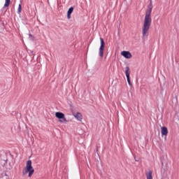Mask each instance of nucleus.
Returning <instances> with one entry per match:
<instances>
[{"instance_id": "nucleus-1", "label": "nucleus", "mask_w": 179, "mask_h": 179, "mask_svg": "<svg viewBox=\"0 0 179 179\" xmlns=\"http://www.w3.org/2000/svg\"><path fill=\"white\" fill-rule=\"evenodd\" d=\"M152 9H153V6H152V3H150L148 6L144 17L142 27L143 37H146V36L149 34V29H150V26H152Z\"/></svg>"}, {"instance_id": "nucleus-2", "label": "nucleus", "mask_w": 179, "mask_h": 179, "mask_svg": "<svg viewBox=\"0 0 179 179\" xmlns=\"http://www.w3.org/2000/svg\"><path fill=\"white\" fill-rule=\"evenodd\" d=\"M31 164V160H28L27 162L26 166L22 171L23 176H27L28 174V177L30 178L34 174V168H33Z\"/></svg>"}, {"instance_id": "nucleus-3", "label": "nucleus", "mask_w": 179, "mask_h": 179, "mask_svg": "<svg viewBox=\"0 0 179 179\" xmlns=\"http://www.w3.org/2000/svg\"><path fill=\"white\" fill-rule=\"evenodd\" d=\"M55 117L56 118H58L59 122H60V124H66V122H68V120H66V117H65V114L63 113L56 112Z\"/></svg>"}, {"instance_id": "nucleus-4", "label": "nucleus", "mask_w": 179, "mask_h": 179, "mask_svg": "<svg viewBox=\"0 0 179 179\" xmlns=\"http://www.w3.org/2000/svg\"><path fill=\"white\" fill-rule=\"evenodd\" d=\"M101 41V46L99 48V56H101V58L104 57V47H106V43H104V39L103 38H100Z\"/></svg>"}, {"instance_id": "nucleus-5", "label": "nucleus", "mask_w": 179, "mask_h": 179, "mask_svg": "<svg viewBox=\"0 0 179 179\" xmlns=\"http://www.w3.org/2000/svg\"><path fill=\"white\" fill-rule=\"evenodd\" d=\"M121 55H122V57H124V58H127V59H131V58H132V54H131V52H129V51L121 52Z\"/></svg>"}, {"instance_id": "nucleus-6", "label": "nucleus", "mask_w": 179, "mask_h": 179, "mask_svg": "<svg viewBox=\"0 0 179 179\" xmlns=\"http://www.w3.org/2000/svg\"><path fill=\"white\" fill-rule=\"evenodd\" d=\"M73 115L77 121H80V122H82V120H83V116L82 115L81 113L78 112L73 113Z\"/></svg>"}, {"instance_id": "nucleus-7", "label": "nucleus", "mask_w": 179, "mask_h": 179, "mask_svg": "<svg viewBox=\"0 0 179 179\" xmlns=\"http://www.w3.org/2000/svg\"><path fill=\"white\" fill-rule=\"evenodd\" d=\"M125 73H126L128 84L129 85V86H132V84L131 83V79L129 78V75H130L129 67L127 66L125 68Z\"/></svg>"}, {"instance_id": "nucleus-8", "label": "nucleus", "mask_w": 179, "mask_h": 179, "mask_svg": "<svg viewBox=\"0 0 179 179\" xmlns=\"http://www.w3.org/2000/svg\"><path fill=\"white\" fill-rule=\"evenodd\" d=\"M161 134L162 136H167V134H169V129H167V127H161Z\"/></svg>"}, {"instance_id": "nucleus-9", "label": "nucleus", "mask_w": 179, "mask_h": 179, "mask_svg": "<svg viewBox=\"0 0 179 179\" xmlns=\"http://www.w3.org/2000/svg\"><path fill=\"white\" fill-rule=\"evenodd\" d=\"M146 179H153V172L150 171L145 173Z\"/></svg>"}, {"instance_id": "nucleus-10", "label": "nucleus", "mask_w": 179, "mask_h": 179, "mask_svg": "<svg viewBox=\"0 0 179 179\" xmlns=\"http://www.w3.org/2000/svg\"><path fill=\"white\" fill-rule=\"evenodd\" d=\"M72 12H73V7H71L67 12L68 19H71V15H72Z\"/></svg>"}, {"instance_id": "nucleus-11", "label": "nucleus", "mask_w": 179, "mask_h": 179, "mask_svg": "<svg viewBox=\"0 0 179 179\" xmlns=\"http://www.w3.org/2000/svg\"><path fill=\"white\" fill-rule=\"evenodd\" d=\"M10 4V0H6V3L4 4V8H8Z\"/></svg>"}, {"instance_id": "nucleus-12", "label": "nucleus", "mask_w": 179, "mask_h": 179, "mask_svg": "<svg viewBox=\"0 0 179 179\" xmlns=\"http://www.w3.org/2000/svg\"><path fill=\"white\" fill-rule=\"evenodd\" d=\"M18 13H20L22 12V4H19L18 8H17Z\"/></svg>"}]
</instances>
